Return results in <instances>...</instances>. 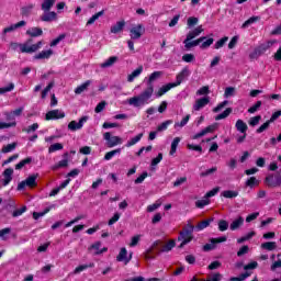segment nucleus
<instances>
[{
  "instance_id": "obj_34",
  "label": "nucleus",
  "mask_w": 281,
  "mask_h": 281,
  "mask_svg": "<svg viewBox=\"0 0 281 281\" xmlns=\"http://www.w3.org/2000/svg\"><path fill=\"white\" fill-rule=\"evenodd\" d=\"M222 196H224V199H236L238 191L226 190L222 192Z\"/></svg>"
},
{
  "instance_id": "obj_46",
  "label": "nucleus",
  "mask_w": 281,
  "mask_h": 281,
  "mask_svg": "<svg viewBox=\"0 0 281 281\" xmlns=\"http://www.w3.org/2000/svg\"><path fill=\"white\" fill-rule=\"evenodd\" d=\"M54 89V81H50L48 86L42 91V100H45L47 98V94Z\"/></svg>"
},
{
  "instance_id": "obj_42",
  "label": "nucleus",
  "mask_w": 281,
  "mask_h": 281,
  "mask_svg": "<svg viewBox=\"0 0 281 281\" xmlns=\"http://www.w3.org/2000/svg\"><path fill=\"white\" fill-rule=\"evenodd\" d=\"M15 148H16V143L8 144L2 147L1 153L5 155L8 153H12V150H14Z\"/></svg>"
},
{
  "instance_id": "obj_19",
  "label": "nucleus",
  "mask_w": 281,
  "mask_h": 281,
  "mask_svg": "<svg viewBox=\"0 0 281 281\" xmlns=\"http://www.w3.org/2000/svg\"><path fill=\"white\" fill-rule=\"evenodd\" d=\"M12 175H14V169L12 168H7L3 171L4 179L2 180V186H8L12 181Z\"/></svg>"
},
{
  "instance_id": "obj_54",
  "label": "nucleus",
  "mask_w": 281,
  "mask_h": 281,
  "mask_svg": "<svg viewBox=\"0 0 281 281\" xmlns=\"http://www.w3.org/2000/svg\"><path fill=\"white\" fill-rule=\"evenodd\" d=\"M56 150H63V144L60 143H55L49 146L48 153H56Z\"/></svg>"
},
{
  "instance_id": "obj_13",
  "label": "nucleus",
  "mask_w": 281,
  "mask_h": 281,
  "mask_svg": "<svg viewBox=\"0 0 281 281\" xmlns=\"http://www.w3.org/2000/svg\"><path fill=\"white\" fill-rule=\"evenodd\" d=\"M206 37H200L195 41H192V40H188V37L183 41V44H184V47L186 49H192V47H196L199 45H201V43H203L205 41ZM192 41V42H190Z\"/></svg>"
},
{
  "instance_id": "obj_45",
  "label": "nucleus",
  "mask_w": 281,
  "mask_h": 281,
  "mask_svg": "<svg viewBox=\"0 0 281 281\" xmlns=\"http://www.w3.org/2000/svg\"><path fill=\"white\" fill-rule=\"evenodd\" d=\"M223 280V274L221 272H215L206 278L204 281H221Z\"/></svg>"
},
{
  "instance_id": "obj_60",
  "label": "nucleus",
  "mask_w": 281,
  "mask_h": 281,
  "mask_svg": "<svg viewBox=\"0 0 281 281\" xmlns=\"http://www.w3.org/2000/svg\"><path fill=\"white\" fill-rule=\"evenodd\" d=\"M229 41V37L225 36L221 40H218L216 43H215V49H221V47H223V45H225V43Z\"/></svg>"
},
{
  "instance_id": "obj_30",
  "label": "nucleus",
  "mask_w": 281,
  "mask_h": 281,
  "mask_svg": "<svg viewBox=\"0 0 281 281\" xmlns=\"http://www.w3.org/2000/svg\"><path fill=\"white\" fill-rule=\"evenodd\" d=\"M115 63H117V57L112 56V57H110L108 60H105L104 63H102V64L100 65V67H101L102 69H106V68H109V67H113V65H115Z\"/></svg>"
},
{
  "instance_id": "obj_39",
  "label": "nucleus",
  "mask_w": 281,
  "mask_h": 281,
  "mask_svg": "<svg viewBox=\"0 0 281 281\" xmlns=\"http://www.w3.org/2000/svg\"><path fill=\"white\" fill-rule=\"evenodd\" d=\"M205 205H210V199L206 198L205 195L202 200H198L195 202V206L199 207L200 210H203Z\"/></svg>"
},
{
  "instance_id": "obj_61",
  "label": "nucleus",
  "mask_w": 281,
  "mask_h": 281,
  "mask_svg": "<svg viewBox=\"0 0 281 281\" xmlns=\"http://www.w3.org/2000/svg\"><path fill=\"white\" fill-rule=\"evenodd\" d=\"M210 93V87L209 86H203L196 91V95H207Z\"/></svg>"
},
{
  "instance_id": "obj_57",
  "label": "nucleus",
  "mask_w": 281,
  "mask_h": 281,
  "mask_svg": "<svg viewBox=\"0 0 281 281\" xmlns=\"http://www.w3.org/2000/svg\"><path fill=\"white\" fill-rule=\"evenodd\" d=\"M262 106V101H257L252 106L248 109V113H256L258 109Z\"/></svg>"
},
{
  "instance_id": "obj_29",
  "label": "nucleus",
  "mask_w": 281,
  "mask_h": 281,
  "mask_svg": "<svg viewBox=\"0 0 281 281\" xmlns=\"http://www.w3.org/2000/svg\"><path fill=\"white\" fill-rule=\"evenodd\" d=\"M55 4L56 0H44V2L42 3L43 12H49Z\"/></svg>"
},
{
  "instance_id": "obj_20",
  "label": "nucleus",
  "mask_w": 281,
  "mask_h": 281,
  "mask_svg": "<svg viewBox=\"0 0 281 281\" xmlns=\"http://www.w3.org/2000/svg\"><path fill=\"white\" fill-rule=\"evenodd\" d=\"M53 55H54L53 49L42 50L41 53L36 54L34 58L35 60H45L47 58H50Z\"/></svg>"
},
{
  "instance_id": "obj_27",
  "label": "nucleus",
  "mask_w": 281,
  "mask_h": 281,
  "mask_svg": "<svg viewBox=\"0 0 281 281\" xmlns=\"http://www.w3.org/2000/svg\"><path fill=\"white\" fill-rule=\"evenodd\" d=\"M261 249L266 251H276L278 249V244L276 241H266L261 244Z\"/></svg>"
},
{
  "instance_id": "obj_16",
  "label": "nucleus",
  "mask_w": 281,
  "mask_h": 281,
  "mask_svg": "<svg viewBox=\"0 0 281 281\" xmlns=\"http://www.w3.org/2000/svg\"><path fill=\"white\" fill-rule=\"evenodd\" d=\"M188 76H190V69L183 68L182 71L177 75L176 82L172 83L176 85V87H179V85H181V82H183Z\"/></svg>"
},
{
  "instance_id": "obj_9",
  "label": "nucleus",
  "mask_w": 281,
  "mask_h": 281,
  "mask_svg": "<svg viewBox=\"0 0 281 281\" xmlns=\"http://www.w3.org/2000/svg\"><path fill=\"white\" fill-rule=\"evenodd\" d=\"M102 247V243L97 241L94 244H92L89 248L88 251L90 254H92L93 256H100V254H104V251H109V248L103 247L102 249H100Z\"/></svg>"
},
{
  "instance_id": "obj_17",
  "label": "nucleus",
  "mask_w": 281,
  "mask_h": 281,
  "mask_svg": "<svg viewBox=\"0 0 281 281\" xmlns=\"http://www.w3.org/2000/svg\"><path fill=\"white\" fill-rule=\"evenodd\" d=\"M25 25H27V22H25L24 20L15 23V24H12L8 27H4L3 29V34H8L10 32H14V30H19V27H25Z\"/></svg>"
},
{
  "instance_id": "obj_1",
  "label": "nucleus",
  "mask_w": 281,
  "mask_h": 281,
  "mask_svg": "<svg viewBox=\"0 0 281 281\" xmlns=\"http://www.w3.org/2000/svg\"><path fill=\"white\" fill-rule=\"evenodd\" d=\"M153 93H155V87H147L139 95L130 98L128 104L136 108L144 106V104H148L150 98H153Z\"/></svg>"
},
{
  "instance_id": "obj_40",
  "label": "nucleus",
  "mask_w": 281,
  "mask_h": 281,
  "mask_svg": "<svg viewBox=\"0 0 281 281\" xmlns=\"http://www.w3.org/2000/svg\"><path fill=\"white\" fill-rule=\"evenodd\" d=\"M27 164H32V157L21 160L18 165H15V170H21L23 167L27 166Z\"/></svg>"
},
{
  "instance_id": "obj_55",
  "label": "nucleus",
  "mask_w": 281,
  "mask_h": 281,
  "mask_svg": "<svg viewBox=\"0 0 281 281\" xmlns=\"http://www.w3.org/2000/svg\"><path fill=\"white\" fill-rule=\"evenodd\" d=\"M93 267H94L93 263H90V265H82V266L77 267V268L74 270V273H81V271H85L86 269L93 268Z\"/></svg>"
},
{
  "instance_id": "obj_53",
  "label": "nucleus",
  "mask_w": 281,
  "mask_h": 281,
  "mask_svg": "<svg viewBox=\"0 0 281 281\" xmlns=\"http://www.w3.org/2000/svg\"><path fill=\"white\" fill-rule=\"evenodd\" d=\"M67 166H69V160L64 159V160H60L57 165H55L53 167V170H58V168H67Z\"/></svg>"
},
{
  "instance_id": "obj_64",
  "label": "nucleus",
  "mask_w": 281,
  "mask_h": 281,
  "mask_svg": "<svg viewBox=\"0 0 281 281\" xmlns=\"http://www.w3.org/2000/svg\"><path fill=\"white\" fill-rule=\"evenodd\" d=\"M64 38H65V34L59 35L57 38L50 42V47H56V45H58L60 41H64Z\"/></svg>"
},
{
  "instance_id": "obj_24",
  "label": "nucleus",
  "mask_w": 281,
  "mask_h": 281,
  "mask_svg": "<svg viewBox=\"0 0 281 281\" xmlns=\"http://www.w3.org/2000/svg\"><path fill=\"white\" fill-rule=\"evenodd\" d=\"M176 85L171 83H167L165 86H162L156 93L157 98H161V95L168 93V91H170V89H175Z\"/></svg>"
},
{
  "instance_id": "obj_51",
  "label": "nucleus",
  "mask_w": 281,
  "mask_h": 281,
  "mask_svg": "<svg viewBox=\"0 0 281 281\" xmlns=\"http://www.w3.org/2000/svg\"><path fill=\"white\" fill-rule=\"evenodd\" d=\"M170 124H172V121H170V120L165 121L164 123H161L160 125H158L157 132H158V133H161V132L166 131V128H168V126H170Z\"/></svg>"
},
{
  "instance_id": "obj_38",
  "label": "nucleus",
  "mask_w": 281,
  "mask_h": 281,
  "mask_svg": "<svg viewBox=\"0 0 281 281\" xmlns=\"http://www.w3.org/2000/svg\"><path fill=\"white\" fill-rule=\"evenodd\" d=\"M254 236H256V232L252 231V232L248 233L247 235L238 238L237 243L239 245H243V243H246V240H251V238H254Z\"/></svg>"
},
{
  "instance_id": "obj_41",
  "label": "nucleus",
  "mask_w": 281,
  "mask_h": 281,
  "mask_svg": "<svg viewBox=\"0 0 281 281\" xmlns=\"http://www.w3.org/2000/svg\"><path fill=\"white\" fill-rule=\"evenodd\" d=\"M179 142H181L180 137L173 138V140L171 143V149L169 151V155H175V153H177V146H179Z\"/></svg>"
},
{
  "instance_id": "obj_43",
  "label": "nucleus",
  "mask_w": 281,
  "mask_h": 281,
  "mask_svg": "<svg viewBox=\"0 0 281 281\" xmlns=\"http://www.w3.org/2000/svg\"><path fill=\"white\" fill-rule=\"evenodd\" d=\"M32 10H34V4H29L26 7H23L21 9L22 16H30V14L32 13Z\"/></svg>"
},
{
  "instance_id": "obj_18",
  "label": "nucleus",
  "mask_w": 281,
  "mask_h": 281,
  "mask_svg": "<svg viewBox=\"0 0 281 281\" xmlns=\"http://www.w3.org/2000/svg\"><path fill=\"white\" fill-rule=\"evenodd\" d=\"M245 223V218H243V216H238L237 218H235L231 225H229V229L232 232H236V229H240V227H243V224Z\"/></svg>"
},
{
  "instance_id": "obj_62",
  "label": "nucleus",
  "mask_w": 281,
  "mask_h": 281,
  "mask_svg": "<svg viewBox=\"0 0 281 281\" xmlns=\"http://www.w3.org/2000/svg\"><path fill=\"white\" fill-rule=\"evenodd\" d=\"M246 254H249V246H247V245L243 246V247L237 251L238 258L245 256Z\"/></svg>"
},
{
  "instance_id": "obj_32",
  "label": "nucleus",
  "mask_w": 281,
  "mask_h": 281,
  "mask_svg": "<svg viewBox=\"0 0 281 281\" xmlns=\"http://www.w3.org/2000/svg\"><path fill=\"white\" fill-rule=\"evenodd\" d=\"M100 16H104V10H101L99 12H97L95 14H93L86 23V25H93V23H95V21H98V19H100Z\"/></svg>"
},
{
  "instance_id": "obj_48",
  "label": "nucleus",
  "mask_w": 281,
  "mask_h": 281,
  "mask_svg": "<svg viewBox=\"0 0 281 281\" xmlns=\"http://www.w3.org/2000/svg\"><path fill=\"white\" fill-rule=\"evenodd\" d=\"M175 245H176L175 240H170L167 245L162 246V248L160 249V252L164 254V252L171 251Z\"/></svg>"
},
{
  "instance_id": "obj_31",
  "label": "nucleus",
  "mask_w": 281,
  "mask_h": 281,
  "mask_svg": "<svg viewBox=\"0 0 281 281\" xmlns=\"http://www.w3.org/2000/svg\"><path fill=\"white\" fill-rule=\"evenodd\" d=\"M90 85H91V80H87V81L83 82L81 86H79V87H77V88L75 89V93H76L77 95H80V93H83V91H87V89H89Z\"/></svg>"
},
{
  "instance_id": "obj_28",
  "label": "nucleus",
  "mask_w": 281,
  "mask_h": 281,
  "mask_svg": "<svg viewBox=\"0 0 281 281\" xmlns=\"http://www.w3.org/2000/svg\"><path fill=\"white\" fill-rule=\"evenodd\" d=\"M235 128L239 132V133H247V123H245V121L243 120H237L236 124H235Z\"/></svg>"
},
{
  "instance_id": "obj_21",
  "label": "nucleus",
  "mask_w": 281,
  "mask_h": 281,
  "mask_svg": "<svg viewBox=\"0 0 281 281\" xmlns=\"http://www.w3.org/2000/svg\"><path fill=\"white\" fill-rule=\"evenodd\" d=\"M161 76H164V71H154L147 80V87H155L153 86V82H155L156 80H159Z\"/></svg>"
},
{
  "instance_id": "obj_37",
  "label": "nucleus",
  "mask_w": 281,
  "mask_h": 281,
  "mask_svg": "<svg viewBox=\"0 0 281 281\" xmlns=\"http://www.w3.org/2000/svg\"><path fill=\"white\" fill-rule=\"evenodd\" d=\"M120 153H122L121 148L108 151L104 156L105 161L113 159V157H115V155H120Z\"/></svg>"
},
{
  "instance_id": "obj_50",
  "label": "nucleus",
  "mask_w": 281,
  "mask_h": 281,
  "mask_svg": "<svg viewBox=\"0 0 281 281\" xmlns=\"http://www.w3.org/2000/svg\"><path fill=\"white\" fill-rule=\"evenodd\" d=\"M218 168L212 167L211 169H206L205 171H202L200 173V177H210L211 175H214V172H217Z\"/></svg>"
},
{
  "instance_id": "obj_44",
  "label": "nucleus",
  "mask_w": 281,
  "mask_h": 281,
  "mask_svg": "<svg viewBox=\"0 0 281 281\" xmlns=\"http://www.w3.org/2000/svg\"><path fill=\"white\" fill-rule=\"evenodd\" d=\"M188 122H190V114L186 115L181 122H178L175 124V128H183V126H186V124H188Z\"/></svg>"
},
{
  "instance_id": "obj_7",
  "label": "nucleus",
  "mask_w": 281,
  "mask_h": 281,
  "mask_svg": "<svg viewBox=\"0 0 281 281\" xmlns=\"http://www.w3.org/2000/svg\"><path fill=\"white\" fill-rule=\"evenodd\" d=\"M144 32H146V30L144 29V25L138 24L130 30L131 38L134 41H137L142 38V36L144 35Z\"/></svg>"
},
{
  "instance_id": "obj_10",
  "label": "nucleus",
  "mask_w": 281,
  "mask_h": 281,
  "mask_svg": "<svg viewBox=\"0 0 281 281\" xmlns=\"http://www.w3.org/2000/svg\"><path fill=\"white\" fill-rule=\"evenodd\" d=\"M128 251L126 250L125 247L121 248L120 254L116 257L117 262H125V265H128L133 258V252L130 254L127 257Z\"/></svg>"
},
{
  "instance_id": "obj_52",
  "label": "nucleus",
  "mask_w": 281,
  "mask_h": 281,
  "mask_svg": "<svg viewBox=\"0 0 281 281\" xmlns=\"http://www.w3.org/2000/svg\"><path fill=\"white\" fill-rule=\"evenodd\" d=\"M14 90V83H9L7 87L4 88H0V95H3V93H10V91Z\"/></svg>"
},
{
  "instance_id": "obj_59",
  "label": "nucleus",
  "mask_w": 281,
  "mask_h": 281,
  "mask_svg": "<svg viewBox=\"0 0 281 281\" xmlns=\"http://www.w3.org/2000/svg\"><path fill=\"white\" fill-rule=\"evenodd\" d=\"M246 186H247V188H254V186H258V179H256V177H250L246 181Z\"/></svg>"
},
{
  "instance_id": "obj_25",
  "label": "nucleus",
  "mask_w": 281,
  "mask_h": 281,
  "mask_svg": "<svg viewBox=\"0 0 281 281\" xmlns=\"http://www.w3.org/2000/svg\"><path fill=\"white\" fill-rule=\"evenodd\" d=\"M27 36L31 38H36L37 36H43V29L41 27H32L26 31Z\"/></svg>"
},
{
  "instance_id": "obj_15",
  "label": "nucleus",
  "mask_w": 281,
  "mask_h": 281,
  "mask_svg": "<svg viewBox=\"0 0 281 281\" xmlns=\"http://www.w3.org/2000/svg\"><path fill=\"white\" fill-rule=\"evenodd\" d=\"M273 45H276V40L273 41H268L261 45H259L257 48H256V54L258 55H262L265 54V52H267V49H270V47H273Z\"/></svg>"
},
{
  "instance_id": "obj_11",
  "label": "nucleus",
  "mask_w": 281,
  "mask_h": 281,
  "mask_svg": "<svg viewBox=\"0 0 281 281\" xmlns=\"http://www.w3.org/2000/svg\"><path fill=\"white\" fill-rule=\"evenodd\" d=\"M65 112L60 110H52L46 113L45 120H63Z\"/></svg>"
},
{
  "instance_id": "obj_49",
  "label": "nucleus",
  "mask_w": 281,
  "mask_h": 281,
  "mask_svg": "<svg viewBox=\"0 0 281 281\" xmlns=\"http://www.w3.org/2000/svg\"><path fill=\"white\" fill-rule=\"evenodd\" d=\"M217 225L220 232H227V229L229 228V223H227V221L225 220H221Z\"/></svg>"
},
{
  "instance_id": "obj_14",
  "label": "nucleus",
  "mask_w": 281,
  "mask_h": 281,
  "mask_svg": "<svg viewBox=\"0 0 281 281\" xmlns=\"http://www.w3.org/2000/svg\"><path fill=\"white\" fill-rule=\"evenodd\" d=\"M210 104V97H203L201 99L195 100V103L193 104V109L195 111H201L204 106H207Z\"/></svg>"
},
{
  "instance_id": "obj_56",
  "label": "nucleus",
  "mask_w": 281,
  "mask_h": 281,
  "mask_svg": "<svg viewBox=\"0 0 281 281\" xmlns=\"http://www.w3.org/2000/svg\"><path fill=\"white\" fill-rule=\"evenodd\" d=\"M236 93V88L234 87H227L224 92V98H232Z\"/></svg>"
},
{
  "instance_id": "obj_35",
  "label": "nucleus",
  "mask_w": 281,
  "mask_h": 281,
  "mask_svg": "<svg viewBox=\"0 0 281 281\" xmlns=\"http://www.w3.org/2000/svg\"><path fill=\"white\" fill-rule=\"evenodd\" d=\"M142 137H144V133H140V134L136 135L135 137H133L131 140H128L126 144V147L131 148V146H135V144H137V142H140Z\"/></svg>"
},
{
  "instance_id": "obj_12",
  "label": "nucleus",
  "mask_w": 281,
  "mask_h": 281,
  "mask_svg": "<svg viewBox=\"0 0 281 281\" xmlns=\"http://www.w3.org/2000/svg\"><path fill=\"white\" fill-rule=\"evenodd\" d=\"M58 19V14L54 11H44V14L41 15V21L44 23H52V21H56Z\"/></svg>"
},
{
  "instance_id": "obj_22",
  "label": "nucleus",
  "mask_w": 281,
  "mask_h": 281,
  "mask_svg": "<svg viewBox=\"0 0 281 281\" xmlns=\"http://www.w3.org/2000/svg\"><path fill=\"white\" fill-rule=\"evenodd\" d=\"M203 31H204L203 25L195 27L193 31L187 34L188 41H192L193 38H196V36H200Z\"/></svg>"
},
{
  "instance_id": "obj_4",
  "label": "nucleus",
  "mask_w": 281,
  "mask_h": 281,
  "mask_svg": "<svg viewBox=\"0 0 281 281\" xmlns=\"http://www.w3.org/2000/svg\"><path fill=\"white\" fill-rule=\"evenodd\" d=\"M266 186L268 188H280L281 186V169L276 173L268 175L265 179Z\"/></svg>"
},
{
  "instance_id": "obj_3",
  "label": "nucleus",
  "mask_w": 281,
  "mask_h": 281,
  "mask_svg": "<svg viewBox=\"0 0 281 281\" xmlns=\"http://www.w3.org/2000/svg\"><path fill=\"white\" fill-rule=\"evenodd\" d=\"M34 43V40L29 38L25 43L22 44V54H34L43 47V41L37 42L36 44Z\"/></svg>"
},
{
  "instance_id": "obj_36",
  "label": "nucleus",
  "mask_w": 281,
  "mask_h": 281,
  "mask_svg": "<svg viewBox=\"0 0 281 281\" xmlns=\"http://www.w3.org/2000/svg\"><path fill=\"white\" fill-rule=\"evenodd\" d=\"M257 21H260V16H251L250 19H248L243 23L241 29L245 30L249 27V25L256 23Z\"/></svg>"
},
{
  "instance_id": "obj_58",
  "label": "nucleus",
  "mask_w": 281,
  "mask_h": 281,
  "mask_svg": "<svg viewBox=\"0 0 281 281\" xmlns=\"http://www.w3.org/2000/svg\"><path fill=\"white\" fill-rule=\"evenodd\" d=\"M260 120H262V116H260V115L254 116L249 120V125L258 126V124H260Z\"/></svg>"
},
{
  "instance_id": "obj_26",
  "label": "nucleus",
  "mask_w": 281,
  "mask_h": 281,
  "mask_svg": "<svg viewBox=\"0 0 281 281\" xmlns=\"http://www.w3.org/2000/svg\"><path fill=\"white\" fill-rule=\"evenodd\" d=\"M142 71H144V66H139L136 68L132 74L127 76V82H133L135 78H138V76H142Z\"/></svg>"
},
{
  "instance_id": "obj_8",
  "label": "nucleus",
  "mask_w": 281,
  "mask_h": 281,
  "mask_svg": "<svg viewBox=\"0 0 281 281\" xmlns=\"http://www.w3.org/2000/svg\"><path fill=\"white\" fill-rule=\"evenodd\" d=\"M89 120V116H82L79 122H76V121H71L69 124H68V130L69 131H72V132H76V131H80V128H82V126H85V123L88 122Z\"/></svg>"
},
{
  "instance_id": "obj_5",
  "label": "nucleus",
  "mask_w": 281,
  "mask_h": 281,
  "mask_svg": "<svg viewBox=\"0 0 281 281\" xmlns=\"http://www.w3.org/2000/svg\"><path fill=\"white\" fill-rule=\"evenodd\" d=\"M36 179H38V175L30 176L18 184V190H25V188H35Z\"/></svg>"
},
{
  "instance_id": "obj_33",
  "label": "nucleus",
  "mask_w": 281,
  "mask_h": 281,
  "mask_svg": "<svg viewBox=\"0 0 281 281\" xmlns=\"http://www.w3.org/2000/svg\"><path fill=\"white\" fill-rule=\"evenodd\" d=\"M212 221H214V218L204 220V221L200 222V223L195 226V229H196L198 232H202V229H205L206 227H210V224L212 223Z\"/></svg>"
},
{
  "instance_id": "obj_23",
  "label": "nucleus",
  "mask_w": 281,
  "mask_h": 281,
  "mask_svg": "<svg viewBox=\"0 0 281 281\" xmlns=\"http://www.w3.org/2000/svg\"><path fill=\"white\" fill-rule=\"evenodd\" d=\"M126 25V22L124 20L116 22L113 26H111V33L112 34H120L122 30H124V26Z\"/></svg>"
},
{
  "instance_id": "obj_6",
  "label": "nucleus",
  "mask_w": 281,
  "mask_h": 281,
  "mask_svg": "<svg viewBox=\"0 0 281 281\" xmlns=\"http://www.w3.org/2000/svg\"><path fill=\"white\" fill-rule=\"evenodd\" d=\"M103 139H105L108 148H113L119 144H122V138L120 136H111V133L106 132L103 134Z\"/></svg>"
},
{
  "instance_id": "obj_2",
  "label": "nucleus",
  "mask_w": 281,
  "mask_h": 281,
  "mask_svg": "<svg viewBox=\"0 0 281 281\" xmlns=\"http://www.w3.org/2000/svg\"><path fill=\"white\" fill-rule=\"evenodd\" d=\"M194 226L191 224H188L182 232H180V235L178 236V240H181V244L179 246V249H183L188 243H192V239L194 238Z\"/></svg>"
},
{
  "instance_id": "obj_63",
  "label": "nucleus",
  "mask_w": 281,
  "mask_h": 281,
  "mask_svg": "<svg viewBox=\"0 0 281 281\" xmlns=\"http://www.w3.org/2000/svg\"><path fill=\"white\" fill-rule=\"evenodd\" d=\"M213 249H216V241H211L203 246V251H212Z\"/></svg>"
},
{
  "instance_id": "obj_47",
  "label": "nucleus",
  "mask_w": 281,
  "mask_h": 281,
  "mask_svg": "<svg viewBox=\"0 0 281 281\" xmlns=\"http://www.w3.org/2000/svg\"><path fill=\"white\" fill-rule=\"evenodd\" d=\"M232 113V108H227L223 113L215 116V120H225V117H229V114Z\"/></svg>"
}]
</instances>
